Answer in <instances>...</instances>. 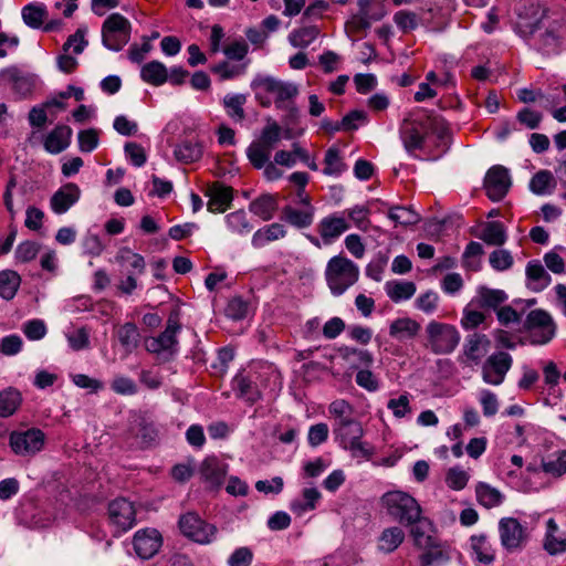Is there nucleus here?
I'll use <instances>...</instances> for the list:
<instances>
[{
    "label": "nucleus",
    "instance_id": "f257e3e1",
    "mask_svg": "<svg viewBox=\"0 0 566 566\" xmlns=\"http://www.w3.org/2000/svg\"><path fill=\"white\" fill-rule=\"evenodd\" d=\"M381 505L388 515L402 525H413L416 522L428 523L422 516V509L418 501L402 491H389L380 497Z\"/></svg>",
    "mask_w": 566,
    "mask_h": 566
},
{
    "label": "nucleus",
    "instance_id": "f03ea898",
    "mask_svg": "<svg viewBox=\"0 0 566 566\" xmlns=\"http://www.w3.org/2000/svg\"><path fill=\"white\" fill-rule=\"evenodd\" d=\"M333 433L338 444L349 450L353 457L369 458L373 450L367 443L361 442L364 429L359 421L354 418L336 420L333 426Z\"/></svg>",
    "mask_w": 566,
    "mask_h": 566
},
{
    "label": "nucleus",
    "instance_id": "7ed1b4c3",
    "mask_svg": "<svg viewBox=\"0 0 566 566\" xmlns=\"http://www.w3.org/2000/svg\"><path fill=\"white\" fill-rule=\"evenodd\" d=\"M325 275L332 293L340 295L357 282L359 270L352 260L336 255L328 261Z\"/></svg>",
    "mask_w": 566,
    "mask_h": 566
},
{
    "label": "nucleus",
    "instance_id": "20e7f679",
    "mask_svg": "<svg viewBox=\"0 0 566 566\" xmlns=\"http://www.w3.org/2000/svg\"><path fill=\"white\" fill-rule=\"evenodd\" d=\"M358 12L345 23V29L352 33H367L373 22L382 20L387 9L381 0H358Z\"/></svg>",
    "mask_w": 566,
    "mask_h": 566
},
{
    "label": "nucleus",
    "instance_id": "39448f33",
    "mask_svg": "<svg viewBox=\"0 0 566 566\" xmlns=\"http://www.w3.org/2000/svg\"><path fill=\"white\" fill-rule=\"evenodd\" d=\"M130 22L119 13H112L102 25V41L112 51H120L129 41Z\"/></svg>",
    "mask_w": 566,
    "mask_h": 566
},
{
    "label": "nucleus",
    "instance_id": "423d86ee",
    "mask_svg": "<svg viewBox=\"0 0 566 566\" xmlns=\"http://www.w3.org/2000/svg\"><path fill=\"white\" fill-rule=\"evenodd\" d=\"M426 332L430 348L436 354H449L460 342V334L453 325L432 321Z\"/></svg>",
    "mask_w": 566,
    "mask_h": 566
},
{
    "label": "nucleus",
    "instance_id": "0eeeda50",
    "mask_svg": "<svg viewBox=\"0 0 566 566\" xmlns=\"http://www.w3.org/2000/svg\"><path fill=\"white\" fill-rule=\"evenodd\" d=\"M523 331L531 333L530 340L533 345L546 344L555 334L552 317L543 310H534L528 313L523 323Z\"/></svg>",
    "mask_w": 566,
    "mask_h": 566
},
{
    "label": "nucleus",
    "instance_id": "6e6552de",
    "mask_svg": "<svg viewBox=\"0 0 566 566\" xmlns=\"http://www.w3.org/2000/svg\"><path fill=\"white\" fill-rule=\"evenodd\" d=\"M181 533L199 544H209L212 542L217 527L201 520L197 513L188 512L180 516L178 522Z\"/></svg>",
    "mask_w": 566,
    "mask_h": 566
},
{
    "label": "nucleus",
    "instance_id": "1a4fd4ad",
    "mask_svg": "<svg viewBox=\"0 0 566 566\" xmlns=\"http://www.w3.org/2000/svg\"><path fill=\"white\" fill-rule=\"evenodd\" d=\"M253 87H261L275 96L277 108H283L284 103H291L298 95V86L291 82H283L271 76L258 77L252 82Z\"/></svg>",
    "mask_w": 566,
    "mask_h": 566
},
{
    "label": "nucleus",
    "instance_id": "9d476101",
    "mask_svg": "<svg viewBox=\"0 0 566 566\" xmlns=\"http://www.w3.org/2000/svg\"><path fill=\"white\" fill-rule=\"evenodd\" d=\"M501 544L509 552L521 551L528 535L522 524L514 517H503L499 522Z\"/></svg>",
    "mask_w": 566,
    "mask_h": 566
},
{
    "label": "nucleus",
    "instance_id": "9b49d317",
    "mask_svg": "<svg viewBox=\"0 0 566 566\" xmlns=\"http://www.w3.org/2000/svg\"><path fill=\"white\" fill-rule=\"evenodd\" d=\"M44 438V433L36 428L25 431H13L10 434V446L13 452L19 455H33L43 448Z\"/></svg>",
    "mask_w": 566,
    "mask_h": 566
},
{
    "label": "nucleus",
    "instance_id": "f8f14e48",
    "mask_svg": "<svg viewBox=\"0 0 566 566\" xmlns=\"http://www.w3.org/2000/svg\"><path fill=\"white\" fill-rule=\"evenodd\" d=\"M399 135L408 154L422 149L427 137L423 119L403 118L399 126Z\"/></svg>",
    "mask_w": 566,
    "mask_h": 566
},
{
    "label": "nucleus",
    "instance_id": "ddd939ff",
    "mask_svg": "<svg viewBox=\"0 0 566 566\" xmlns=\"http://www.w3.org/2000/svg\"><path fill=\"white\" fill-rule=\"evenodd\" d=\"M108 518L118 532H127L136 523V510L132 502L124 497H118L108 504Z\"/></svg>",
    "mask_w": 566,
    "mask_h": 566
},
{
    "label": "nucleus",
    "instance_id": "4468645a",
    "mask_svg": "<svg viewBox=\"0 0 566 566\" xmlns=\"http://www.w3.org/2000/svg\"><path fill=\"white\" fill-rule=\"evenodd\" d=\"M512 185L509 170L501 166L491 167L484 178V188L492 201L502 200Z\"/></svg>",
    "mask_w": 566,
    "mask_h": 566
},
{
    "label": "nucleus",
    "instance_id": "2eb2a0df",
    "mask_svg": "<svg viewBox=\"0 0 566 566\" xmlns=\"http://www.w3.org/2000/svg\"><path fill=\"white\" fill-rule=\"evenodd\" d=\"M512 366V357L505 352H499L491 355L482 368L483 380L491 385L503 382L506 373Z\"/></svg>",
    "mask_w": 566,
    "mask_h": 566
},
{
    "label": "nucleus",
    "instance_id": "dca6fc26",
    "mask_svg": "<svg viewBox=\"0 0 566 566\" xmlns=\"http://www.w3.org/2000/svg\"><path fill=\"white\" fill-rule=\"evenodd\" d=\"M566 33V19L554 20L543 32L537 42V49L545 54H555L560 51L563 38Z\"/></svg>",
    "mask_w": 566,
    "mask_h": 566
},
{
    "label": "nucleus",
    "instance_id": "f3484780",
    "mask_svg": "<svg viewBox=\"0 0 566 566\" xmlns=\"http://www.w3.org/2000/svg\"><path fill=\"white\" fill-rule=\"evenodd\" d=\"M163 544L160 533L155 528H145L136 532L133 545L136 554L143 559L155 556Z\"/></svg>",
    "mask_w": 566,
    "mask_h": 566
},
{
    "label": "nucleus",
    "instance_id": "a211bd4d",
    "mask_svg": "<svg viewBox=\"0 0 566 566\" xmlns=\"http://www.w3.org/2000/svg\"><path fill=\"white\" fill-rule=\"evenodd\" d=\"M129 432L143 449L154 446L158 439V430L154 421L146 416L136 417L130 423Z\"/></svg>",
    "mask_w": 566,
    "mask_h": 566
},
{
    "label": "nucleus",
    "instance_id": "6ab92c4d",
    "mask_svg": "<svg viewBox=\"0 0 566 566\" xmlns=\"http://www.w3.org/2000/svg\"><path fill=\"white\" fill-rule=\"evenodd\" d=\"M205 196L209 198L207 208L210 212H224L233 200V189L216 181L206 188Z\"/></svg>",
    "mask_w": 566,
    "mask_h": 566
},
{
    "label": "nucleus",
    "instance_id": "aec40b11",
    "mask_svg": "<svg viewBox=\"0 0 566 566\" xmlns=\"http://www.w3.org/2000/svg\"><path fill=\"white\" fill-rule=\"evenodd\" d=\"M227 468L217 457H208L200 465V475L211 488L219 489L227 475Z\"/></svg>",
    "mask_w": 566,
    "mask_h": 566
},
{
    "label": "nucleus",
    "instance_id": "412c9836",
    "mask_svg": "<svg viewBox=\"0 0 566 566\" xmlns=\"http://www.w3.org/2000/svg\"><path fill=\"white\" fill-rule=\"evenodd\" d=\"M81 190L77 185L69 182L62 186L51 198V208L57 213H65L80 199Z\"/></svg>",
    "mask_w": 566,
    "mask_h": 566
},
{
    "label": "nucleus",
    "instance_id": "4be33fe9",
    "mask_svg": "<svg viewBox=\"0 0 566 566\" xmlns=\"http://www.w3.org/2000/svg\"><path fill=\"white\" fill-rule=\"evenodd\" d=\"M0 80L24 96L33 88V80L15 66L8 67L0 73Z\"/></svg>",
    "mask_w": 566,
    "mask_h": 566
},
{
    "label": "nucleus",
    "instance_id": "5701e85b",
    "mask_svg": "<svg viewBox=\"0 0 566 566\" xmlns=\"http://www.w3.org/2000/svg\"><path fill=\"white\" fill-rule=\"evenodd\" d=\"M72 128L57 125L44 139V148L50 154H60L70 146Z\"/></svg>",
    "mask_w": 566,
    "mask_h": 566
},
{
    "label": "nucleus",
    "instance_id": "b1692460",
    "mask_svg": "<svg viewBox=\"0 0 566 566\" xmlns=\"http://www.w3.org/2000/svg\"><path fill=\"white\" fill-rule=\"evenodd\" d=\"M348 228L349 226L344 218L331 216L319 222L318 231L324 243L329 244Z\"/></svg>",
    "mask_w": 566,
    "mask_h": 566
},
{
    "label": "nucleus",
    "instance_id": "393cba45",
    "mask_svg": "<svg viewBox=\"0 0 566 566\" xmlns=\"http://www.w3.org/2000/svg\"><path fill=\"white\" fill-rule=\"evenodd\" d=\"M420 324L412 318L401 317L391 322L389 335L398 340L413 338L420 331Z\"/></svg>",
    "mask_w": 566,
    "mask_h": 566
},
{
    "label": "nucleus",
    "instance_id": "a878e982",
    "mask_svg": "<svg viewBox=\"0 0 566 566\" xmlns=\"http://www.w3.org/2000/svg\"><path fill=\"white\" fill-rule=\"evenodd\" d=\"M140 77L148 84L160 86L168 80V70L164 63L150 61L142 67Z\"/></svg>",
    "mask_w": 566,
    "mask_h": 566
},
{
    "label": "nucleus",
    "instance_id": "bb28decb",
    "mask_svg": "<svg viewBox=\"0 0 566 566\" xmlns=\"http://www.w3.org/2000/svg\"><path fill=\"white\" fill-rule=\"evenodd\" d=\"M284 221L291 226L304 229L312 224L314 218V207H310L306 210H297L291 206H285L282 209V217Z\"/></svg>",
    "mask_w": 566,
    "mask_h": 566
},
{
    "label": "nucleus",
    "instance_id": "cd10ccee",
    "mask_svg": "<svg viewBox=\"0 0 566 566\" xmlns=\"http://www.w3.org/2000/svg\"><path fill=\"white\" fill-rule=\"evenodd\" d=\"M385 290L388 297L395 302L409 300L416 293V284L410 281H388L385 284Z\"/></svg>",
    "mask_w": 566,
    "mask_h": 566
},
{
    "label": "nucleus",
    "instance_id": "c85d7f7f",
    "mask_svg": "<svg viewBox=\"0 0 566 566\" xmlns=\"http://www.w3.org/2000/svg\"><path fill=\"white\" fill-rule=\"evenodd\" d=\"M276 208V199L274 196L269 193L260 196L249 205L250 212L260 217L264 221H269L273 218Z\"/></svg>",
    "mask_w": 566,
    "mask_h": 566
},
{
    "label": "nucleus",
    "instance_id": "c756f323",
    "mask_svg": "<svg viewBox=\"0 0 566 566\" xmlns=\"http://www.w3.org/2000/svg\"><path fill=\"white\" fill-rule=\"evenodd\" d=\"M116 336L127 354H130L139 345L140 335L134 323L128 322L119 326L116 331Z\"/></svg>",
    "mask_w": 566,
    "mask_h": 566
},
{
    "label": "nucleus",
    "instance_id": "7c9ffc66",
    "mask_svg": "<svg viewBox=\"0 0 566 566\" xmlns=\"http://www.w3.org/2000/svg\"><path fill=\"white\" fill-rule=\"evenodd\" d=\"M403 539L405 533L400 527H388L379 536L378 548L384 553H391L400 546Z\"/></svg>",
    "mask_w": 566,
    "mask_h": 566
},
{
    "label": "nucleus",
    "instance_id": "2f4dec72",
    "mask_svg": "<svg viewBox=\"0 0 566 566\" xmlns=\"http://www.w3.org/2000/svg\"><path fill=\"white\" fill-rule=\"evenodd\" d=\"M476 499L486 509L499 506L503 502V494L488 483L480 482L475 488Z\"/></svg>",
    "mask_w": 566,
    "mask_h": 566
},
{
    "label": "nucleus",
    "instance_id": "473e14b6",
    "mask_svg": "<svg viewBox=\"0 0 566 566\" xmlns=\"http://www.w3.org/2000/svg\"><path fill=\"white\" fill-rule=\"evenodd\" d=\"M234 390L238 397L244 399L249 403H254L261 397L258 386L243 375H237L233 379Z\"/></svg>",
    "mask_w": 566,
    "mask_h": 566
},
{
    "label": "nucleus",
    "instance_id": "72a5a7b5",
    "mask_svg": "<svg viewBox=\"0 0 566 566\" xmlns=\"http://www.w3.org/2000/svg\"><path fill=\"white\" fill-rule=\"evenodd\" d=\"M479 238L489 245H503L506 241V232L503 223L499 221L485 223Z\"/></svg>",
    "mask_w": 566,
    "mask_h": 566
},
{
    "label": "nucleus",
    "instance_id": "f704fd0d",
    "mask_svg": "<svg viewBox=\"0 0 566 566\" xmlns=\"http://www.w3.org/2000/svg\"><path fill=\"white\" fill-rule=\"evenodd\" d=\"M286 231L280 223H272L268 227L259 229L252 238V244L255 248L263 247L266 242L275 241L284 238Z\"/></svg>",
    "mask_w": 566,
    "mask_h": 566
},
{
    "label": "nucleus",
    "instance_id": "c9c22d12",
    "mask_svg": "<svg viewBox=\"0 0 566 566\" xmlns=\"http://www.w3.org/2000/svg\"><path fill=\"white\" fill-rule=\"evenodd\" d=\"M542 470L553 476L559 478L566 473V450H558L542 460Z\"/></svg>",
    "mask_w": 566,
    "mask_h": 566
},
{
    "label": "nucleus",
    "instance_id": "e433bc0d",
    "mask_svg": "<svg viewBox=\"0 0 566 566\" xmlns=\"http://www.w3.org/2000/svg\"><path fill=\"white\" fill-rule=\"evenodd\" d=\"M180 329V324L178 321V314L174 313L167 319L165 331L158 336L159 342L164 346L166 350H170V353L175 352V347L178 344L176 335Z\"/></svg>",
    "mask_w": 566,
    "mask_h": 566
},
{
    "label": "nucleus",
    "instance_id": "4c0bfd02",
    "mask_svg": "<svg viewBox=\"0 0 566 566\" xmlns=\"http://www.w3.org/2000/svg\"><path fill=\"white\" fill-rule=\"evenodd\" d=\"M325 168L323 170L324 175L327 176H339L343 174L347 166L340 157V151L337 147H329L325 153L324 158Z\"/></svg>",
    "mask_w": 566,
    "mask_h": 566
},
{
    "label": "nucleus",
    "instance_id": "58836bf2",
    "mask_svg": "<svg viewBox=\"0 0 566 566\" xmlns=\"http://www.w3.org/2000/svg\"><path fill=\"white\" fill-rule=\"evenodd\" d=\"M21 279L19 274L11 270L0 272V296L4 300H11L14 297Z\"/></svg>",
    "mask_w": 566,
    "mask_h": 566
},
{
    "label": "nucleus",
    "instance_id": "ea45409f",
    "mask_svg": "<svg viewBox=\"0 0 566 566\" xmlns=\"http://www.w3.org/2000/svg\"><path fill=\"white\" fill-rule=\"evenodd\" d=\"M388 217L397 224L405 227L417 224L421 220L420 216L411 207L403 206L391 207L388 211Z\"/></svg>",
    "mask_w": 566,
    "mask_h": 566
},
{
    "label": "nucleus",
    "instance_id": "a19ab883",
    "mask_svg": "<svg viewBox=\"0 0 566 566\" xmlns=\"http://www.w3.org/2000/svg\"><path fill=\"white\" fill-rule=\"evenodd\" d=\"M339 354L345 360H350V358L354 357L355 363L352 367L356 369L360 367H371L374 364L373 355L366 349L345 346L339 348Z\"/></svg>",
    "mask_w": 566,
    "mask_h": 566
},
{
    "label": "nucleus",
    "instance_id": "79ce46f5",
    "mask_svg": "<svg viewBox=\"0 0 566 566\" xmlns=\"http://www.w3.org/2000/svg\"><path fill=\"white\" fill-rule=\"evenodd\" d=\"M175 156L177 160L190 164L201 158L202 149L198 143L186 140L175 148Z\"/></svg>",
    "mask_w": 566,
    "mask_h": 566
},
{
    "label": "nucleus",
    "instance_id": "37998d69",
    "mask_svg": "<svg viewBox=\"0 0 566 566\" xmlns=\"http://www.w3.org/2000/svg\"><path fill=\"white\" fill-rule=\"evenodd\" d=\"M21 403V395L18 390L8 388L0 392V417H9L14 413Z\"/></svg>",
    "mask_w": 566,
    "mask_h": 566
},
{
    "label": "nucleus",
    "instance_id": "c03bdc74",
    "mask_svg": "<svg viewBox=\"0 0 566 566\" xmlns=\"http://www.w3.org/2000/svg\"><path fill=\"white\" fill-rule=\"evenodd\" d=\"M319 34V30L315 25L304 27L297 30H294L290 36V43L294 48L304 49L308 46Z\"/></svg>",
    "mask_w": 566,
    "mask_h": 566
},
{
    "label": "nucleus",
    "instance_id": "a18cd8bd",
    "mask_svg": "<svg viewBox=\"0 0 566 566\" xmlns=\"http://www.w3.org/2000/svg\"><path fill=\"white\" fill-rule=\"evenodd\" d=\"M423 122L427 135L434 134L441 140L449 136V124L442 116L430 113Z\"/></svg>",
    "mask_w": 566,
    "mask_h": 566
},
{
    "label": "nucleus",
    "instance_id": "49530a36",
    "mask_svg": "<svg viewBox=\"0 0 566 566\" xmlns=\"http://www.w3.org/2000/svg\"><path fill=\"white\" fill-rule=\"evenodd\" d=\"M247 102L244 94L227 95L223 98V105L228 109V115L234 120H243L245 113L243 105Z\"/></svg>",
    "mask_w": 566,
    "mask_h": 566
},
{
    "label": "nucleus",
    "instance_id": "de8ad7c7",
    "mask_svg": "<svg viewBox=\"0 0 566 566\" xmlns=\"http://www.w3.org/2000/svg\"><path fill=\"white\" fill-rule=\"evenodd\" d=\"M480 296V306L486 308L496 310L500 304L504 303L507 298V295L502 290H493L485 286L480 287L479 290Z\"/></svg>",
    "mask_w": 566,
    "mask_h": 566
},
{
    "label": "nucleus",
    "instance_id": "09e8293b",
    "mask_svg": "<svg viewBox=\"0 0 566 566\" xmlns=\"http://www.w3.org/2000/svg\"><path fill=\"white\" fill-rule=\"evenodd\" d=\"M45 17L46 10L43 6H35L31 3L22 9L23 22L32 29L41 28Z\"/></svg>",
    "mask_w": 566,
    "mask_h": 566
},
{
    "label": "nucleus",
    "instance_id": "8fccbe9b",
    "mask_svg": "<svg viewBox=\"0 0 566 566\" xmlns=\"http://www.w3.org/2000/svg\"><path fill=\"white\" fill-rule=\"evenodd\" d=\"M490 340L485 335L472 334L468 337L464 346V354L471 360H479L483 355L482 348H485Z\"/></svg>",
    "mask_w": 566,
    "mask_h": 566
},
{
    "label": "nucleus",
    "instance_id": "3c124183",
    "mask_svg": "<svg viewBox=\"0 0 566 566\" xmlns=\"http://www.w3.org/2000/svg\"><path fill=\"white\" fill-rule=\"evenodd\" d=\"M302 494L304 502L293 501L291 503V510L297 514L314 510L316 502L321 499V493L315 488L304 489Z\"/></svg>",
    "mask_w": 566,
    "mask_h": 566
},
{
    "label": "nucleus",
    "instance_id": "603ef678",
    "mask_svg": "<svg viewBox=\"0 0 566 566\" xmlns=\"http://www.w3.org/2000/svg\"><path fill=\"white\" fill-rule=\"evenodd\" d=\"M421 548L426 551L420 557L421 566H430L449 559L448 554L440 547L434 538L427 547Z\"/></svg>",
    "mask_w": 566,
    "mask_h": 566
},
{
    "label": "nucleus",
    "instance_id": "864d4df0",
    "mask_svg": "<svg viewBox=\"0 0 566 566\" xmlns=\"http://www.w3.org/2000/svg\"><path fill=\"white\" fill-rule=\"evenodd\" d=\"M472 549L475 552L479 562L490 564L494 560V553L488 544L485 535H474L471 537Z\"/></svg>",
    "mask_w": 566,
    "mask_h": 566
},
{
    "label": "nucleus",
    "instance_id": "5fc2aeb1",
    "mask_svg": "<svg viewBox=\"0 0 566 566\" xmlns=\"http://www.w3.org/2000/svg\"><path fill=\"white\" fill-rule=\"evenodd\" d=\"M526 276L539 283L538 290H543L551 284L552 277L545 271L544 266L538 261H531L526 265Z\"/></svg>",
    "mask_w": 566,
    "mask_h": 566
},
{
    "label": "nucleus",
    "instance_id": "6e6d98bb",
    "mask_svg": "<svg viewBox=\"0 0 566 566\" xmlns=\"http://www.w3.org/2000/svg\"><path fill=\"white\" fill-rule=\"evenodd\" d=\"M210 71L219 75L220 80H230L244 73L245 64L237 65L228 61H222L218 64L210 66Z\"/></svg>",
    "mask_w": 566,
    "mask_h": 566
},
{
    "label": "nucleus",
    "instance_id": "4d7b16f0",
    "mask_svg": "<svg viewBox=\"0 0 566 566\" xmlns=\"http://www.w3.org/2000/svg\"><path fill=\"white\" fill-rule=\"evenodd\" d=\"M271 151L258 142H253L247 149V156L254 168L261 169L269 161Z\"/></svg>",
    "mask_w": 566,
    "mask_h": 566
},
{
    "label": "nucleus",
    "instance_id": "13d9d810",
    "mask_svg": "<svg viewBox=\"0 0 566 566\" xmlns=\"http://www.w3.org/2000/svg\"><path fill=\"white\" fill-rule=\"evenodd\" d=\"M281 139V127L277 123L273 122L266 125L261 134L258 143L269 149L270 151L276 146Z\"/></svg>",
    "mask_w": 566,
    "mask_h": 566
},
{
    "label": "nucleus",
    "instance_id": "bf43d9fd",
    "mask_svg": "<svg viewBox=\"0 0 566 566\" xmlns=\"http://www.w3.org/2000/svg\"><path fill=\"white\" fill-rule=\"evenodd\" d=\"M248 312L249 303L240 296L232 297L226 307V315L233 321L245 318Z\"/></svg>",
    "mask_w": 566,
    "mask_h": 566
},
{
    "label": "nucleus",
    "instance_id": "052dcab7",
    "mask_svg": "<svg viewBox=\"0 0 566 566\" xmlns=\"http://www.w3.org/2000/svg\"><path fill=\"white\" fill-rule=\"evenodd\" d=\"M394 21L397 27L403 32H410L418 28V15L415 12L400 10L395 13Z\"/></svg>",
    "mask_w": 566,
    "mask_h": 566
},
{
    "label": "nucleus",
    "instance_id": "680f3d73",
    "mask_svg": "<svg viewBox=\"0 0 566 566\" xmlns=\"http://www.w3.org/2000/svg\"><path fill=\"white\" fill-rule=\"evenodd\" d=\"M468 481L469 474L459 467L451 468L447 472L446 483L452 490L459 491L464 489Z\"/></svg>",
    "mask_w": 566,
    "mask_h": 566
},
{
    "label": "nucleus",
    "instance_id": "e2e57ef3",
    "mask_svg": "<svg viewBox=\"0 0 566 566\" xmlns=\"http://www.w3.org/2000/svg\"><path fill=\"white\" fill-rule=\"evenodd\" d=\"M542 119V113L530 107H524L516 114V120L528 129L538 128Z\"/></svg>",
    "mask_w": 566,
    "mask_h": 566
},
{
    "label": "nucleus",
    "instance_id": "0e129e2a",
    "mask_svg": "<svg viewBox=\"0 0 566 566\" xmlns=\"http://www.w3.org/2000/svg\"><path fill=\"white\" fill-rule=\"evenodd\" d=\"M490 264L496 271L509 270L513 265L512 254L504 249L494 250L490 254Z\"/></svg>",
    "mask_w": 566,
    "mask_h": 566
},
{
    "label": "nucleus",
    "instance_id": "69168bd1",
    "mask_svg": "<svg viewBox=\"0 0 566 566\" xmlns=\"http://www.w3.org/2000/svg\"><path fill=\"white\" fill-rule=\"evenodd\" d=\"M40 244L34 241H24L17 247L15 259L27 263L35 259L40 251Z\"/></svg>",
    "mask_w": 566,
    "mask_h": 566
},
{
    "label": "nucleus",
    "instance_id": "338daca9",
    "mask_svg": "<svg viewBox=\"0 0 566 566\" xmlns=\"http://www.w3.org/2000/svg\"><path fill=\"white\" fill-rule=\"evenodd\" d=\"M98 145V133L94 128L81 130L78 133V147L83 153L93 151Z\"/></svg>",
    "mask_w": 566,
    "mask_h": 566
},
{
    "label": "nucleus",
    "instance_id": "774afa93",
    "mask_svg": "<svg viewBox=\"0 0 566 566\" xmlns=\"http://www.w3.org/2000/svg\"><path fill=\"white\" fill-rule=\"evenodd\" d=\"M253 560V553L249 547L237 548L229 557V566H250Z\"/></svg>",
    "mask_w": 566,
    "mask_h": 566
}]
</instances>
